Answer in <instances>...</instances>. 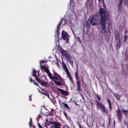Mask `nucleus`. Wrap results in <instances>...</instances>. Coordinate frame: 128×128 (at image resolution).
<instances>
[{
    "instance_id": "1",
    "label": "nucleus",
    "mask_w": 128,
    "mask_h": 128,
    "mask_svg": "<svg viewBox=\"0 0 128 128\" xmlns=\"http://www.w3.org/2000/svg\"><path fill=\"white\" fill-rule=\"evenodd\" d=\"M40 68L42 70H44V72L47 74L48 78L50 80H52L56 84V86H62V78L60 76V75L58 74V73L54 71V70L53 69V75L50 73V70H48V68L46 66L40 64Z\"/></svg>"
},
{
    "instance_id": "2",
    "label": "nucleus",
    "mask_w": 128,
    "mask_h": 128,
    "mask_svg": "<svg viewBox=\"0 0 128 128\" xmlns=\"http://www.w3.org/2000/svg\"><path fill=\"white\" fill-rule=\"evenodd\" d=\"M99 14L100 16V24L102 25V30L105 32H108L106 30V22H108V18L106 15V10L104 9V8H100Z\"/></svg>"
},
{
    "instance_id": "3",
    "label": "nucleus",
    "mask_w": 128,
    "mask_h": 128,
    "mask_svg": "<svg viewBox=\"0 0 128 128\" xmlns=\"http://www.w3.org/2000/svg\"><path fill=\"white\" fill-rule=\"evenodd\" d=\"M60 52L62 56H64L66 60H67V62H68L71 66H74V61L72 60V56H70V54H68V51L64 50V49H61Z\"/></svg>"
},
{
    "instance_id": "4",
    "label": "nucleus",
    "mask_w": 128,
    "mask_h": 128,
    "mask_svg": "<svg viewBox=\"0 0 128 128\" xmlns=\"http://www.w3.org/2000/svg\"><path fill=\"white\" fill-rule=\"evenodd\" d=\"M96 108L100 110L103 114H108V110L106 109L104 104L98 101L96 102Z\"/></svg>"
},
{
    "instance_id": "5",
    "label": "nucleus",
    "mask_w": 128,
    "mask_h": 128,
    "mask_svg": "<svg viewBox=\"0 0 128 128\" xmlns=\"http://www.w3.org/2000/svg\"><path fill=\"white\" fill-rule=\"evenodd\" d=\"M48 124H52V128H60V126H62V124L60 122H56V121H50L48 122Z\"/></svg>"
},
{
    "instance_id": "6",
    "label": "nucleus",
    "mask_w": 128,
    "mask_h": 128,
    "mask_svg": "<svg viewBox=\"0 0 128 128\" xmlns=\"http://www.w3.org/2000/svg\"><path fill=\"white\" fill-rule=\"evenodd\" d=\"M62 36L63 40H66V44H68V40H70V39L68 38V34L64 31H62Z\"/></svg>"
},
{
    "instance_id": "7",
    "label": "nucleus",
    "mask_w": 128,
    "mask_h": 128,
    "mask_svg": "<svg viewBox=\"0 0 128 128\" xmlns=\"http://www.w3.org/2000/svg\"><path fill=\"white\" fill-rule=\"evenodd\" d=\"M117 118L119 122H122V111L120 108L117 110Z\"/></svg>"
},
{
    "instance_id": "8",
    "label": "nucleus",
    "mask_w": 128,
    "mask_h": 128,
    "mask_svg": "<svg viewBox=\"0 0 128 128\" xmlns=\"http://www.w3.org/2000/svg\"><path fill=\"white\" fill-rule=\"evenodd\" d=\"M89 19L90 20V24H92V26H96V22H98V18L91 16Z\"/></svg>"
},
{
    "instance_id": "9",
    "label": "nucleus",
    "mask_w": 128,
    "mask_h": 128,
    "mask_svg": "<svg viewBox=\"0 0 128 128\" xmlns=\"http://www.w3.org/2000/svg\"><path fill=\"white\" fill-rule=\"evenodd\" d=\"M94 118H91L89 122L87 123V124L89 128H92V126H94Z\"/></svg>"
},
{
    "instance_id": "10",
    "label": "nucleus",
    "mask_w": 128,
    "mask_h": 128,
    "mask_svg": "<svg viewBox=\"0 0 128 128\" xmlns=\"http://www.w3.org/2000/svg\"><path fill=\"white\" fill-rule=\"evenodd\" d=\"M77 92H82V86H80V81H77L76 82Z\"/></svg>"
},
{
    "instance_id": "11",
    "label": "nucleus",
    "mask_w": 128,
    "mask_h": 128,
    "mask_svg": "<svg viewBox=\"0 0 128 128\" xmlns=\"http://www.w3.org/2000/svg\"><path fill=\"white\" fill-rule=\"evenodd\" d=\"M58 92H60L61 94H64V96H68V93L66 92V91L60 88H58Z\"/></svg>"
},
{
    "instance_id": "12",
    "label": "nucleus",
    "mask_w": 128,
    "mask_h": 128,
    "mask_svg": "<svg viewBox=\"0 0 128 128\" xmlns=\"http://www.w3.org/2000/svg\"><path fill=\"white\" fill-rule=\"evenodd\" d=\"M62 68L65 70L66 74H68V72H70V70H68V67L66 66V64L64 62H62Z\"/></svg>"
},
{
    "instance_id": "13",
    "label": "nucleus",
    "mask_w": 128,
    "mask_h": 128,
    "mask_svg": "<svg viewBox=\"0 0 128 128\" xmlns=\"http://www.w3.org/2000/svg\"><path fill=\"white\" fill-rule=\"evenodd\" d=\"M62 20H61L58 24L57 25L56 27V32L58 34V32H60V26H62Z\"/></svg>"
},
{
    "instance_id": "14",
    "label": "nucleus",
    "mask_w": 128,
    "mask_h": 128,
    "mask_svg": "<svg viewBox=\"0 0 128 128\" xmlns=\"http://www.w3.org/2000/svg\"><path fill=\"white\" fill-rule=\"evenodd\" d=\"M66 75L68 76V78H69V80H70L72 84H74V79L72 78V74H70V72H69L66 74Z\"/></svg>"
},
{
    "instance_id": "15",
    "label": "nucleus",
    "mask_w": 128,
    "mask_h": 128,
    "mask_svg": "<svg viewBox=\"0 0 128 128\" xmlns=\"http://www.w3.org/2000/svg\"><path fill=\"white\" fill-rule=\"evenodd\" d=\"M40 84H41V86H46V88H48V82H46L44 80H42Z\"/></svg>"
},
{
    "instance_id": "16",
    "label": "nucleus",
    "mask_w": 128,
    "mask_h": 128,
    "mask_svg": "<svg viewBox=\"0 0 128 128\" xmlns=\"http://www.w3.org/2000/svg\"><path fill=\"white\" fill-rule=\"evenodd\" d=\"M107 102L109 104V108L110 110H112V102L110 99H108Z\"/></svg>"
},
{
    "instance_id": "17",
    "label": "nucleus",
    "mask_w": 128,
    "mask_h": 128,
    "mask_svg": "<svg viewBox=\"0 0 128 128\" xmlns=\"http://www.w3.org/2000/svg\"><path fill=\"white\" fill-rule=\"evenodd\" d=\"M91 26H92V23H90V18H89L87 21L86 27L87 28H90Z\"/></svg>"
},
{
    "instance_id": "18",
    "label": "nucleus",
    "mask_w": 128,
    "mask_h": 128,
    "mask_svg": "<svg viewBox=\"0 0 128 128\" xmlns=\"http://www.w3.org/2000/svg\"><path fill=\"white\" fill-rule=\"evenodd\" d=\"M122 114L124 116H128V110H122Z\"/></svg>"
},
{
    "instance_id": "19",
    "label": "nucleus",
    "mask_w": 128,
    "mask_h": 128,
    "mask_svg": "<svg viewBox=\"0 0 128 128\" xmlns=\"http://www.w3.org/2000/svg\"><path fill=\"white\" fill-rule=\"evenodd\" d=\"M122 46V40L118 41V42L116 44V48H120V46Z\"/></svg>"
},
{
    "instance_id": "20",
    "label": "nucleus",
    "mask_w": 128,
    "mask_h": 128,
    "mask_svg": "<svg viewBox=\"0 0 128 128\" xmlns=\"http://www.w3.org/2000/svg\"><path fill=\"white\" fill-rule=\"evenodd\" d=\"M30 82H34V84L35 86H38V83L36 82V80H33L32 78H30Z\"/></svg>"
},
{
    "instance_id": "21",
    "label": "nucleus",
    "mask_w": 128,
    "mask_h": 128,
    "mask_svg": "<svg viewBox=\"0 0 128 128\" xmlns=\"http://www.w3.org/2000/svg\"><path fill=\"white\" fill-rule=\"evenodd\" d=\"M115 38H116V40H117L118 41L120 40V34H115Z\"/></svg>"
},
{
    "instance_id": "22",
    "label": "nucleus",
    "mask_w": 128,
    "mask_h": 128,
    "mask_svg": "<svg viewBox=\"0 0 128 128\" xmlns=\"http://www.w3.org/2000/svg\"><path fill=\"white\" fill-rule=\"evenodd\" d=\"M32 76H34V78L38 77V75H36V70H34L32 72Z\"/></svg>"
},
{
    "instance_id": "23",
    "label": "nucleus",
    "mask_w": 128,
    "mask_h": 128,
    "mask_svg": "<svg viewBox=\"0 0 128 128\" xmlns=\"http://www.w3.org/2000/svg\"><path fill=\"white\" fill-rule=\"evenodd\" d=\"M115 98H116L117 100H120V96L118 94H114Z\"/></svg>"
},
{
    "instance_id": "24",
    "label": "nucleus",
    "mask_w": 128,
    "mask_h": 128,
    "mask_svg": "<svg viewBox=\"0 0 128 128\" xmlns=\"http://www.w3.org/2000/svg\"><path fill=\"white\" fill-rule=\"evenodd\" d=\"M122 4H118V12H122Z\"/></svg>"
},
{
    "instance_id": "25",
    "label": "nucleus",
    "mask_w": 128,
    "mask_h": 128,
    "mask_svg": "<svg viewBox=\"0 0 128 128\" xmlns=\"http://www.w3.org/2000/svg\"><path fill=\"white\" fill-rule=\"evenodd\" d=\"M36 80L40 84L42 80L38 76L36 78Z\"/></svg>"
},
{
    "instance_id": "26",
    "label": "nucleus",
    "mask_w": 128,
    "mask_h": 128,
    "mask_svg": "<svg viewBox=\"0 0 128 128\" xmlns=\"http://www.w3.org/2000/svg\"><path fill=\"white\" fill-rule=\"evenodd\" d=\"M62 104H64L66 108H68V110H70V107L68 106V104L64 103V102H62Z\"/></svg>"
},
{
    "instance_id": "27",
    "label": "nucleus",
    "mask_w": 128,
    "mask_h": 128,
    "mask_svg": "<svg viewBox=\"0 0 128 128\" xmlns=\"http://www.w3.org/2000/svg\"><path fill=\"white\" fill-rule=\"evenodd\" d=\"M95 96L97 98L98 100H102V98H100V95L96 94Z\"/></svg>"
},
{
    "instance_id": "28",
    "label": "nucleus",
    "mask_w": 128,
    "mask_h": 128,
    "mask_svg": "<svg viewBox=\"0 0 128 128\" xmlns=\"http://www.w3.org/2000/svg\"><path fill=\"white\" fill-rule=\"evenodd\" d=\"M75 76H76V80H78V72H76Z\"/></svg>"
},
{
    "instance_id": "29",
    "label": "nucleus",
    "mask_w": 128,
    "mask_h": 128,
    "mask_svg": "<svg viewBox=\"0 0 128 128\" xmlns=\"http://www.w3.org/2000/svg\"><path fill=\"white\" fill-rule=\"evenodd\" d=\"M29 126H32V118H30V120L29 122Z\"/></svg>"
},
{
    "instance_id": "30",
    "label": "nucleus",
    "mask_w": 128,
    "mask_h": 128,
    "mask_svg": "<svg viewBox=\"0 0 128 128\" xmlns=\"http://www.w3.org/2000/svg\"><path fill=\"white\" fill-rule=\"evenodd\" d=\"M128 40V36L126 35L124 36V42H126V40Z\"/></svg>"
},
{
    "instance_id": "31",
    "label": "nucleus",
    "mask_w": 128,
    "mask_h": 128,
    "mask_svg": "<svg viewBox=\"0 0 128 128\" xmlns=\"http://www.w3.org/2000/svg\"><path fill=\"white\" fill-rule=\"evenodd\" d=\"M52 112H54V109L51 110V112L49 114L50 116H53L54 114H52Z\"/></svg>"
},
{
    "instance_id": "32",
    "label": "nucleus",
    "mask_w": 128,
    "mask_h": 128,
    "mask_svg": "<svg viewBox=\"0 0 128 128\" xmlns=\"http://www.w3.org/2000/svg\"><path fill=\"white\" fill-rule=\"evenodd\" d=\"M124 124L128 128V121L124 122Z\"/></svg>"
},
{
    "instance_id": "33",
    "label": "nucleus",
    "mask_w": 128,
    "mask_h": 128,
    "mask_svg": "<svg viewBox=\"0 0 128 128\" xmlns=\"http://www.w3.org/2000/svg\"><path fill=\"white\" fill-rule=\"evenodd\" d=\"M70 5H71L72 4H74V0H70Z\"/></svg>"
},
{
    "instance_id": "34",
    "label": "nucleus",
    "mask_w": 128,
    "mask_h": 128,
    "mask_svg": "<svg viewBox=\"0 0 128 128\" xmlns=\"http://www.w3.org/2000/svg\"><path fill=\"white\" fill-rule=\"evenodd\" d=\"M38 128H42V126H41V125H40V123H38Z\"/></svg>"
},
{
    "instance_id": "35",
    "label": "nucleus",
    "mask_w": 128,
    "mask_h": 128,
    "mask_svg": "<svg viewBox=\"0 0 128 128\" xmlns=\"http://www.w3.org/2000/svg\"><path fill=\"white\" fill-rule=\"evenodd\" d=\"M124 4H127L128 6V0H125Z\"/></svg>"
},
{
    "instance_id": "36",
    "label": "nucleus",
    "mask_w": 128,
    "mask_h": 128,
    "mask_svg": "<svg viewBox=\"0 0 128 128\" xmlns=\"http://www.w3.org/2000/svg\"><path fill=\"white\" fill-rule=\"evenodd\" d=\"M44 64V60H42L40 62V64Z\"/></svg>"
},
{
    "instance_id": "37",
    "label": "nucleus",
    "mask_w": 128,
    "mask_h": 128,
    "mask_svg": "<svg viewBox=\"0 0 128 128\" xmlns=\"http://www.w3.org/2000/svg\"><path fill=\"white\" fill-rule=\"evenodd\" d=\"M120 3V4H122V2H124V0H119Z\"/></svg>"
},
{
    "instance_id": "38",
    "label": "nucleus",
    "mask_w": 128,
    "mask_h": 128,
    "mask_svg": "<svg viewBox=\"0 0 128 128\" xmlns=\"http://www.w3.org/2000/svg\"><path fill=\"white\" fill-rule=\"evenodd\" d=\"M126 32H126V30H124V34H125L126 36Z\"/></svg>"
},
{
    "instance_id": "39",
    "label": "nucleus",
    "mask_w": 128,
    "mask_h": 128,
    "mask_svg": "<svg viewBox=\"0 0 128 128\" xmlns=\"http://www.w3.org/2000/svg\"><path fill=\"white\" fill-rule=\"evenodd\" d=\"M44 94V96H48V98H50V96H48V94Z\"/></svg>"
},
{
    "instance_id": "40",
    "label": "nucleus",
    "mask_w": 128,
    "mask_h": 128,
    "mask_svg": "<svg viewBox=\"0 0 128 128\" xmlns=\"http://www.w3.org/2000/svg\"><path fill=\"white\" fill-rule=\"evenodd\" d=\"M65 128H70L68 126H65Z\"/></svg>"
},
{
    "instance_id": "41",
    "label": "nucleus",
    "mask_w": 128,
    "mask_h": 128,
    "mask_svg": "<svg viewBox=\"0 0 128 128\" xmlns=\"http://www.w3.org/2000/svg\"><path fill=\"white\" fill-rule=\"evenodd\" d=\"M29 98H30V100H32V96H30Z\"/></svg>"
},
{
    "instance_id": "42",
    "label": "nucleus",
    "mask_w": 128,
    "mask_h": 128,
    "mask_svg": "<svg viewBox=\"0 0 128 128\" xmlns=\"http://www.w3.org/2000/svg\"><path fill=\"white\" fill-rule=\"evenodd\" d=\"M109 122H110V118H109Z\"/></svg>"
},
{
    "instance_id": "43",
    "label": "nucleus",
    "mask_w": 128,
    "mask_h": 128,
    "mask_svg": "<svg viewBox=\"0 0 128 128\" xmlns=\"http://www.w3.org/2000/svg\"><path fill=\"white\" fill-rule=\"evenodd\" d=\"M46 122H48V120L46 119Z\"/></svg>"
},
{
    "instance_id": "44",
    "label": "nucleus",
    "mask_w": 128,
    "mask_h": 128,
    "mask_svg": "<svg viewBox=\"0 0 128 128\" xmlns=\"http://www.w3.org/2000/svg\"><path fill=\"white\" fill-rule=\"evenodd\" d=\"M64 114H65L66 116V113Z\"/></svg>"
},
{
    "instance_id": "45",
    "label": "nucleus",
    "mask_w": 128,
    "mask_h": 128,
    "mask_svg": "<svg viewBox=\"0 0 128 128\" xmlns=\"http://www.w3.org/2000/svg\"><path fill=\"white\" fill-rule=\"evenodd\" d=\"M99 2H100V0H98Z\"/></svg>"
},
{
    "instance_id": "46",
    "label": "nucleus",
    "mask_w": 128,
    "mask_h": 128,
    "mask_svg": "<svg viewBox=\"0 0 128 128\" xmlns=\"http://www.w3.org/2000/svg\"><path fill=\"white\" fill-rule=\"evenodd\" d=\"M48 126H50V124H48Z\"/></svg>"
},
{
    "instance_id": "47",
    "label": "nucleus",
    "mask_w": 128,
    "mask_h": 128,
    "mask_svg": "<svg viewBox=\"0 0 128 128\" xmlns=\"http://www.w3.org/2000/svg\"><path fill=\"white\" fill-rule=\"evenodd\" d=\"M54 111H52V114H53V112H54Z\"/></svg>"
}]
</instances>
